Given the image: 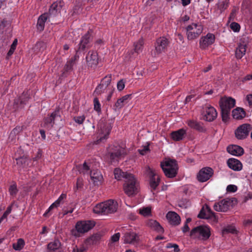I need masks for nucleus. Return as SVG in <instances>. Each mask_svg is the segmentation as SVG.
<instances>
[{"label": "nucleus", "mask_w": 252, "mask_h": 252, "mask_svg": "<svg viewBox=\"0 0 252 252\" xmlns=\"http://www.w3.org/2000/svg\"><path fill=\"white\" fill-rule=\"evenodd\" d=\"M86 59L87 65L89 69H94L96 67L99 61L98 54L96 52L94 51H89L86 57Z\"/></svg>", "instance_id": "9b49d317"}, {"label": "nucleus", "mask_w": 252, "mask_h": 252, "mask_svg": "<svg viewBox=\"0 0 252 252\" xmlns=\"http://www.w3.org/2000/svg\"><path fill=\"white\" fill-rule=\"evenodd\" d=\"M75 64L69 61H68L64 65L62 71L61 77V78H65L67 77L69 73L73 70V66Z\"/></svg>", "instance_id": "2f4dec72"}, {"label": "nucleus", "mask_w": 252, "mask_h": 252, "mask_svg": "<svg viewBox=\"0 0 252 252\" xmlns=\"http://www.w3.org/2000/svg\"><path fill=\"white\" fill-rule=\"evenodd\" d=\"M94 109L98 112L101 111L100 104L97 98L95 97L94 99Z\"/></svg>", "instance_id": "5fc2aeb1"}, {"label": "nucleus", "mask_w": 252, "mask_h": 252, "mask_svg": "<svg viewBox=\"0 0 252 252\" xmlns=\"http://www.w3.org/2000/svg\"><path fill=\"white\" fill-rule=\"evenodd\" d=\"M188 125L190 127L193 128L199 132H204L205 128L202 125L197 122L190 120L188 122Z\"/></svg>", "instance_id": "c9c22d12"}, {"label": "nucleus", "mask_w": 252, "mask_h": 252, "mask_svg": "<svg viewBox=\"0 0 252 252\" xmlns=\"http://www.w3.org/2000/svg\"><path fill=\"white\" fill-rule=\"evenodd\" d=\"M231 29L235 32H238L240 31V25L236 22H232L230 24Z\"/></svg>", "instance_id": "6e6d98bb"}, {"label": "nucleus", "mask_w": 252, "mask_h": 252, "mask_svg": "<svg viewBox=\"0 0 252 252\" xmlns=\"http://www.w3.org/2000/svg\"><path fill=\"white\" fill-rule=\"evenodd\" d=\"M95 225L93 220H81L78 221L75 225L76 230H72L73 235L78 237L79 233H85L92 229Z\"/></svg>", "instance_id": "f03ea898"}, {"label": "nucleus", "mask_w": 252, "mask_h": 252, "mask_svg": "<svg viewBox=\"0 0 252 252\" xmlns=\"http://www.w3.org/2000/svg\"><path fill=\"white\" fill-rule=\"evenodd\" d=\"M221 110V116L222 118V121L225 123L229 119V114L230 111H228L227 110H225L224 109H220Z\"/></svg>", "instance_id": "49530a36"}, {"label": "nucleus", "mask_w": 252, "mask_h": 252, "mask_svg": "<svg viewBox=\"0 0 252 252\" xmlns=\"http://www.w3.org/2000/svg\"><path fill=\"white\" fill-rule=\"evenodd\" d=\"M237 203V200L235 198H226L221 200L218 203H215V205H235Z\"/></svg>", "instance_id": "4c0bfd02"}, {"label": "nucleus", "mask_w": 252, "mask_h": 252, "mask_svg": "<svg viewBox=\"0 0 252 252\" xmlns=\"http://www.w3.org/2000/svg\"><path fill=\"white\" fill-rule=\"evenodd\" d=\"M235 100L234 98L231 97H224L220 99L219 105L220 109L223 108L225 110L230 111L235 106Z\"/></svg>", "instance_id": "4468645a"}, {"label": "nucleus", "mask_w": 252, "mask_h": 252, "mask_svg": "<svg viewBox=\"0 0 252 252\" xmlns=\"http://www.w3.org/2000/svg\"><path fill=\"white\" fill-rule=\"evenodd\" d=\"M252 129V126L249 124H244L237 127L235 131L236 137L239 140L246 138L249 132Z\"/></svg>", "instance_id": "0eeeda50"}, {"label": "nucleus", "mask_w": 252, "mask_h": 252, "mask_svg": "<svg viewBox=\"0 0 252 252\" xmlns=\"http://www.w3.org/2000/svg\"><path fill=\"white\" fill-rule=\"evenodd\" d=\"M146 225L158 233H162L164 232L163 228L160 225L159 223L156 220L152 219L148 220L146 221Z\"/></svg>", "instance_id": "393cba45"}, {"label": "nucleus", "mask_w": 252, "mask_h": 252, "mask_svg": "<svg viewBox=\"0 0 252 252\" xmlns=\"http://www.w3.org/2000/svg\"><path fill=\"white\" fill-rule=\"evenodd\" d=\"M80 51H82L81 50H79V49H78L76 50V52L74 56L72 58H71L69 61L73 63L74 64H75V61L79 58V56L78 55V53Z\"/></svg>", "instance_id": "e2e57ef3"}, {"label": "nucleus", "mask_w": 252, "mask_h": 252, "mask_svg": "<svg viewBox=\"0 0 252 252\" xmlns=\"http://www.w3.org/2000/svg\"><path fill=\"white\" fill-rule=\"evenodd\" d=\"M111 74L106 75L101 80V83L104 85H105L106 87H108L111 82Z\"/></svg>", "instance_id": "3c124183"}, {"label": "nucleus", "mask_w": 252, "mask_h": 252, "mask_svg": "<svg viewBox=\"0 0 252 252\" xmlns=\"http://www.w3.org/2000/svg\"><path fill=\"white\" fill-rule=\"evenodd\" d=\"M166 218L169 222L172 225L176 226L180 223V217L175 212H169L166 215Z\"/></svg>", "instance_id": "4be33fe9"}, {"label": "nucleus", "mask_w": 252, "mask_h": 252, "mask_svg": "<svg viewBox=\"0 0 252 252\" xmlns=\"http://www.w3.org/2000/svg\"><path fill=\"white\" fill-rule=\"evenodd\" d=\"M236 230L233 226L229 225V226H226V227H224L222 230V234H227L229 233L234 234L236 232Z\"/></svg>", "instance_id": "de8ad7c7"}, {"label": "nucleus", "mask_w": 252, "mask_h": 252, "mask_svg": "<svg viewBox=\"0 0 252 252\" xmlns=\"http://www.w3.org/2000/svg\"><path fill=\"white\" fill-rule=\"evenodd\" d=\"M227 151L229 154L236 156H242L244 153L243 148L236 145L228 146L227 147Z\"/></svg>", "instance_id": "5701e85b"}, {"label": "nucleus", "mask_w": 252, "mask_h": 252, "mask_svg": "<svg viewBox=\"0 0 252 252\" xmlns=\"http://www.w3.org/2000/svg\"><path fill=\"white\" fill-rule=\"evenodd\" d=\"M144 44V41L142 38L139 39L137 42L134 43V51L137 53H139L142 51L143 46Z\"/></svg>", "instance_id": "79ce46f5"}, {"label": "nucleus", "mask_w": 252, "mask_h": 252, "mask_svg": "<svg viewBox=\"0 0 252 252\" xmlns=\"http://www.w3.org/2000/svg\"><path fill=\"white\" fill-rule=\"evenodd\" d=\"M237 189V187L235 185H229L227 187L226 190L228 192H234Z\"/></svg>", "instance_id": "052dcab7"}, {"label": "nucleus", "mask_w": 252, "mask_h": 252, "mask_svg": "<svg viewBox=\"0 0 252 252\" xmlns=\"http://www.w3.org/2000/svg\"><path fill=\"white\" fill-rule=\"evenodd\" d=\"M124 154V150L120 147H114L108 151V156L111 163L118 161Z\"/></svg>", "instance_id": "6e6552de"}, {"label": "nucleus", "mask_w": 252, "mask_h": 252, "mask_svg": "<svg viewBox=\"0 0 252 252\" xmlns=\"http://www.w3.org/2000/svg\"><path fill=\"white\" fill-rule=\"evenodd\" d=\"M63 5V2L61 1L53 2L49 8V15L50 16H55L58 13H60Z\"/></svg>", "instance_id": "412c9836"}, {"label": "nucleus", "mask_w": 252, "mask_h": 252, "mask_svg": "<svg viewBox=\"0 0 252 252\" xmlns=\"http://www.w3.org/2000/svg\"><path fill=\"white\" fill-rule=\"evenodd\" d=\"M90 176L94 183L97 185L100 184L103 179V177L98 170L91 171Z\"/></svg>", "instance_id": "c85d7f7f"}, {"label": "nucleus", "mask_w": 252, "mask_h": 252, "mask_svg": "<svg viewBox=\"0 0 252 252\" xmlns=\"http://www.w3.org/2000/svg\"><path fill=\"white\" fill-rule=\"evenodd\" d=\"M228 167L234 171H240L242 168L241 162L235 158H229L227 161Z\"/></svg>", "instance_id": "a878e982"}, {"label": "nucleus", "mask_w": 252, "mask_h": 252, "mask_svg": "<svg viewBox=\"0 0 252 252\" xmlns=\"http://www.w3.org/2000/svg\"><path fill=\"white\" fill-rule=\"evenodd\" d=\"M66 197V195L65 194H62L59 198L51 205H60V204H63V200L65 199Z\"/></svg>", "instance_id": "603ef678"}, {"label": "nucleus", "mask_w": 252, "mask_h": 252, "mask_svg": "<svg viewBox=\"0 0 252 252\" xmlns=\"http://www.w3.org/2000/svg\"><path fill=\"white\" fill-rule=\"evenodd\" d=\"M213 170L209 167L202 168L198 172L197 178L200 182H204L208 180L213 175Z\"/></svg>", "instance_id": "ddd939ff"}, {"label": "nucleus", "mask_w": 252, "mask_h": 252, "mask_svg": "<svg viewBox=\"0 0 252 252\" xmlns=\"http://www.w3.org/2000/svg\"><path fill=\"white\" fill-rule=\"evenodd\" d=\"M123 239L125 243L134 244L139 241V237L135 232L129 231L125 233Z\"/></svg>", "instance_id": "a211bd4d"}, {"label": "nucleus", "mask_w": 252, "mask_h": 252, "mask_svg": "<svg viewBox=\"0 0 252 252\" xmlns=\"http://www.w3.org/2000/svg\"><path fill=\"white\" fill-rule=\"evenodd\" d=\"M16 164L20 168H23L28 164V159L26 157H21L16 158Z\"/></svg>", "instance_id": "ea45409f"}, {"label": "nucleus", "mask_w": 252, "mask_h": 252, "mask_svg": "<svg viewBox=\"0 0 252 252\" xmlns=\"http://www.w3.org/2000/svg\"><path fill=\"white\" fill-rule=\"evenodd\" d=\"M146 172L149 177V185L151 190H156L159 185L160 177L149 167H147Z\"/></svg>", "instance_id": "1a4fd4ad"}, {"label": "nucleus", "mask_w": 252, "mask_h": 252, "mask_svg": "<svg viewBox=\"0 0 252 252\" xmlns=\"http://www.w3.org/2000/svg\"><path fill=\"white\" fill-rule=\"evenodd\" d=\"M9 191L11 195H13L16 194L17 191L16 187L15 186H11L9 189Z\"/></svg>", "instance_id": "338daca9"}, {"label": "nucleus", "mask_w": 252, "mask_h": 252, "mask_svg": "<svg viewBox=\"0 0 252 252\" xmlns=\"http://www.w3.org/2000/svg\"><path fill=\"white\" fill-rule=\"evenodd\" d=\"M160 167L167 178H173L178 174V165L174 159L165 158L164 161L160 162Z\"/></svg>", "instance_id": "f257e3e1"}, {"label": "nucleus", "mask_w": 252, "mask_h": 252, "mask_svg": "<svg viewBox=\"0 0 252 252\" xmlns=\"http://www.w3.org/2000/svg\"><path fill=\"white\" fill-rule=\"evenodd\" d=\"M125 82L123 79L120 80L117 83V89L119 91H122L125 86Z\"/></svg>", "instance_id": "bf43d9fd"}, {"label": "nucleus", "mask_w": 252, "mask_h": 252, "mask_svg": "<svg viewBox=\"0 0 252 252\" xmlns=\"http://www.w3.org/2000/svg\"><path fill=\"white\" fill-rule=\"evenodd\" d=\"M139 213L145 217H150L152 216V208L151 207H142L138 210Z\"/></svg>", "instance_id": "a19ab883"}, {"label": "nucleus", "mask_w": 252, "mask_h": 252, "mask_svg": "<svg viewBox=\"0 0 252 252\" xmlns=\"http://www.w3.org/2000/svg\"><path fill=\"white\" fill-rule=\"evenodd\" d=\"M59 110L53 112L50 116L44 119L43 126L47 128H51L53 127L55 122V118L58 116Z\"/></svg>", "instance_id": "b1692460"}, {"label": "nucleus", "mask_w": 252, "mask_h": 252, "mask_svg": "<svg viewBox=\"0 0 252 252\" xmlns=\"http://www.w3.org/2000/svg\"><path fill=\"white\" fill-rule=\"evenodd\" d=\"M129 178L126 180L124 185V189L125 193L129 196L135 194L137 192L136 186V179L133 175L129 176Z\"/></svg>", "instance_id": "423d86ee"}, {"label": "nucleus", "mask_w": 252, "mask_h": 252, "mask_svg": "<svg viewBox=\"0 0 252 252\" xmlns=\"http://www.w3.org/2000/svg\"><path fill=\"white\" fill-rule=\"evenodd\" d=\"M192 237H197L203 240L209 239L211 235L209 227L206 226L200 225L193 228L190 233Z\"/></svg>", "instance_id": "7ed1b4c3"}, {"label": "nucleus", "mask_w": 252, "mask_h": 252, "mask_svg": "<svg viewBox=\"0 0 252 252\" xmlns=\"http://www.w3.org/2000/svg\"><path fill=\"white\" fill-rule=\"evenodd\" d=\"M25 128L24 126H17L16 127H15L12 131H11V133H13L14 134H18L20 132L23 131V129Z\"/></svg>", "instance_id": "4d7b16f0"}, {"label": "nucleus", "mask_w": 252, "mask_h": 252, "mask_svg": "<svg viewBox=\"0 0 252 252\" xmlns=\"http://www.w3.org/2000/svg\"><path fill=\"white\" fill-rule=\"evenodd\" d=\"M114 174L115 179H117L118 180H121L122 178H125L126 180L129 178V176H131L133 175L132 174L123 172L121 169L118 168H116L114 169Z\"/></svg>", "instance_id": "cd10ccee"}, {"label": "nucleus", "mask_w": 252, "mask_h": 252, "mask_svg": "<svg viewBox=\"0 0 252 252\" xmlns=\"http://www.w3.org/2000/svg\"><path fill=\"white\" fill-rule=\"evenodd\" d=\"M117 206H94L93 211L99 215H105L116 212Z\"/></svg>", "instance_id": "9d476101"}, {"label": "nucleus", "mask_w": 252, "mask_h": 252, "mask_svg": "<svg viewBox=\"0 0 252 252\" xmlns=\"http://www.w3.org/2000/svg\"><path fill=\"white\" fill-rule=\"evenodd\" d=\"M215 40V35L209 33L206 36L201 38L200 40V47L202 49H206L209 46L212 45Z\"/></svg>", "instance_id": "dca6fc26"}, {"label": "nucleus", "mask_w": 252, "mask_h": 252, "mask_svg": "<svg viewBox=\"0 0 252 252\" xmlns=\"http://www.w3.org/2000/svg\"><path fill=\"white\" fill-rule=\"evenodd\" d=\"M73 210L74 209L69 206H64L62 209V212L59 213V216L63 218L65 215L72 213Z\"/></svg>", "instance_id": "c03bdc74"}, {"label": "nucleus", "mask_w": 252, "mask_h": 252, "mask_svg": "<svg viewBox=\"0 0 252 252\" xmlns=\"http://www.w3.org/2000/svg\"><path fill=\"white\" fill-rule=\"evenodd\" d=\"M233 118L236 120H241L246 116V112L244 109L241 107H237L232 112Z\"/></svg>", "instance_id": "c756f323"}, {"label": "nucleus", "mask_w": 252, "mask_h": 252, "mask_svg": "<svg viewBox=\"0 0 252 252\" xmlns=\"http://www.w3.org/2000/svg\"><path fill=\"white\" fill-rule=\"evenodd\" d=\"M244 38L240 39V42L235 51V56L238 59H241L246 52L247 44L244 42Z\"/></svg>", "instance_id": "aec40b11"}, {"label": "nucleus", "mask_w": 252, "mask_h": 252, "mask_svg": "<svg viewBox=\"0 0 252 252\" xmlns=\"http://www.w3.org/2000/svg\"><path fill=\"white\" fill-rule=\"evenodd\" d=\"M97 139L94 141V144L104 143L108 137L111 127L108 124H99Z\"/></svg>", "instance_id": "20e7f679"}, {"label": "nucleus", "mask_w": 252, "mask_h": 252, "mask_svg": "<svg viewBox=\"0 0 252 252\" xmlns=\"http://www.w3.org/2000/svg\"><path fill=\"white\" fill-rule=\"evenodd\" d=\"M252 199V193H248L245 196L242 203H246L249 199Z\"/></svg>", "instance_id": "774afa93"}, {"label": "nucleus", "mask_w": 252, "mask_h": 252, "mask_svg": "<svg viewBox=\"0 0 252 252\" xmlns=\"http://www.w3.org/2000/svg\"><path fill=\"white\" fill-rule=\"evenodd\" d=\"M186 135V131L183 128L173 131L171 133L172 139L175 141L182 140L185 137Z\"/></svg>", "instance_id": "bb28decb"}, {"label": "nucleus", "mask_w": 252, "mask_h": 252, "mask_svg": "<svg viewBox=\"0 0 252 252\" xmlns=\"http://www.w3.org/2000/svg\"><path fill=\"white\" fill-rule=\"evenodd\" d=\"M131 95V94H126L118 99L114 105V107H115V110L117 108L120 109L122 108L125 104L126 103V100L130 98Z\"/></svg>", "instance_id": "f704fd0d"}, {"label": "nucleus", "mask_w": 252, "mask_h": 252, "mask_svg": "<svg viewBox=\"0 0 252 252\" xmlns=\"http://www.w3.org/2000/svg\"><path fill=\"white\" fill-rule=\"evenodd\" d=\"M48 14L44 13L39 16L37 23V28L39 31H42L44 30L45 22L48 18Z\"/></svg>", "instance_id": "72a5a7b5"}, {"label": "nucleus", "mask_w": 252, "mask_h": 252, "mask_svg": "<svg viewBox=\"0 0 252 252\" xmlns=\"http://www.w3.org/2000/svg\"><path fill=\"white\" fill-rule=\"evenodd\" d=\"M149 144L147 145L144 146L143 149L139 150V153L142 155H145L147 151H149Z\"/></svg>", "instance_id": "69168bd1"}, {"label": "nucleus", "mask_w": 252, "mask_h": 252, "mask_svg": "<svg viewBox=\"0 0 252 252\" xmlns=\"http://www.w3.org/2000/svg\"><path fill=\"white\" fill-rule=\"evenodd\" d=\"M17 42H18L17 39H15L10 46V48L8 52L7 53V57H9L13 54V53H14V52L16 49V46L17 45Z\"/></svg>", "instance_id": "8fccbe9b"}, {"label": "nucleus", "mask_w": 252, "mask_h": 252, "mask_svg": "<svg viewBox=\"0 0 252 252\" xmlns=\"http://www.w3.org/2000/svg\"><path fill=\"white\" fill-rule=\"evenodd\" d=\"M229 0H224L218 4V8L221 12L224 11L228 6Z\"/></svg>", "instance_id": "a18cd8bd"}, {"label": "nucleus", "mask_w": 252, "mask_h": 252, "mask_svg": "<svg viewBox=\"0 0 252 252\" xmlns=\"http://www.w3.org/2000/svg\"><path fill=\"white\" fill-rule=\"evenodd\" d=\"M218 113L216 109L212 106H206L204 108V118L206 121L212 122L217 117Z\"/></svg>", "instance_id": "2eb2a0df"}, {"label": "nucleus", "mask_w": 252, "mask_h": 252, "mask_svg": "<svg viewBox=\"0 0 252 252\" xmlns=\"http://www.w3.org/2000/svg\"><path fill=\"white\" fill-rule=\"evenodd\" d=\"M101 235L99 234L96 233L86 240L85 243L87 245H94L96 244L100 239Z\"/></svg>", "instance_id": "e433bc0d"}, {"label": "nucleus", "mask_w": 252, "mask_h": 252, "mask_svg": "<svg viewBox=\"0 0 252 252\" xmlns=\"http://www.w3.org/2000/svg\"><path fill=\"white\" fill-rule=\"evenodd\" d=\"M187 38L189 40L197 38L202 32L203 27L201 25L192 24L189 25L187 28Z\"/></svg>", "instance_id": "39448f33"}, {"label": "nucleus", "mask_w": 252, "mask_h": 252, "mask_svg": "<svg viewBox=\"0 0 252 252\" xmlns=\"http://www.w3.org/2000/svg\"><path fill=\"white\" fill-rule=\"evenodd\" d=\"M169 44V40L164 36L158 38L155 43L156 52L158 54L164 52Z\"/></svg>", "instance_id": "f8f14e48"}, {"label": "nucleus", "mask_w": 252, "mask_h": 252, "mask_svg": "<svg viewBox=\"0 0 252 252\" xmlns=\"http://www.w3.org/2000/svg\"><path fill=\"white\" fill-rule=\"evenodd\" d=\"M127 202H126V199L124 198H123L122 199H120V201L118 202L114 199H108L107 200L101 202L97 203L96 205H118L119 204L121 205H127Z\"/></svg>", "instance_id": "473e14b6"}, {"label": "nucleus", "mask_w": 252, "mask_h": 252, "mask_svg": "<svg viewBox=\"0 0 252 252\" xmlns=\"http://www.w3.org/2000/svg\"><path fill=\"white\" fill-rule=\"evenodd\" d=\"M11 22L10 20L6 18L2 19L0 18V32H7L11 29Z\"/></svg>", "instance_id": "7c9ffc66"}, {"label": "nucleus", "mask_w": 252, "mask_h": 252, "mask_svg": "<svg viewBox=\"0 0 252 252\" xmlns=\"http://www.w3.org/2000/svg\"><path fill=\"white\" fill-rule=\"evenodd\" d=\"M92 32V30H89L88 32L82 37V39L79 44V50L84 51L86 49H89L90 46L89 44L91 33Z\"/></svg>", "instance_id": "f3484780"}, {"label": "nucleus", "mask_w": 252, "mask_h": 252, "mask_svg": "<svg viewBox=\"0 0 252 252\" xmlns=\"http://www.w3.org/2000/svg\"><path fill=\"white\" fill-rule=\"evenodd\" d=\"M25 245L23 239H18L17 242L13 244V248L16 251H20L22 249Z\"/></svg>", "instance_id": "37998d69"}, {"label": "nucleus", "mask_w": 252, "mask_h": 252, "mask_svg": "<svg viewBox=\"0 0 252 252\" xmlns=\"http://www.w3.org/2000/svg\"><path fill=\"white\" fill-rule=\"evenodd\" d=\"M85 119V117L84 115L81 116L74 117L73 120L77 124L80 125L82 124Z\"/></svg>", "instance_id": "13d9d810"}, {"label": "nucleus", "mask_w": 252, "mask_h": 252, "mask_svg": "<svg viewBox=\"0 0 252 252\" xmlns=\"http://www.w3.org/2000/svg\"><path fill=\"white\" fill-rule=\"evenodd\" d=\"M29 98V95L27 93L25 94L24 92L22 94V95L19 98L20 104H25L26 102Z\"/></svg>", "instance_id": "864d4df0"}, {"label": "nucleus", "mask_w": 252, "mask_h": 252, "mask_svg": "<svg viewBox=\"0 0 252 252\" xmlns=\"http://www.w3.org/2000/svg\"><path fill=\"white\" fill-rule=\"evenodd\" d=\"M61 246V243L58 239L49 243L47 245V249L50 251H55L59 249Z\"/></svg>", "instance_id": "58836bf2"}, {"label": "nucleus", "mask_w": 252, "mask_h": 252, "mask_svg": "<svg viewBox=\"0 0 252 252\" xmlns=\"http://www.w3.org/2000/svg\"><path fill=\"white\" fill-rule=\"evenodd\" d=\"M107 87L100 82L95 89V93L97 94H100L104 92V91L107 88Z\"/></svg>", "instance_id": "09e8293b"}, {"label": "nucleus", "mask_w": 252, "mask_h": 252, "mask_svg": "<svg viewBox=\"0 0 252 252\" xmlns=\"http://www.w3.org/2000/svg\"><path fill=\"white\" fill-rule=\"evenodd\" d=\"M120 237V233H117L114 234L111 238L112 242H116L119 240Z\"/></svg>", "instance_id": "0e129e2a"}, {"label": "nucleus", "mask_w": 252, "mask_h": 252, "mask_svg": "<svg viewBox=\"0 0 252 252\" xmlns=\"http://www.w3.org/2000/svg\"><path fill=\"white\" fill-rule=\"evenodd\" d=\"M215 213L211 210L209 206H203L197 217L202 219H209L214 216Z\"/></svg>", "instance_id": "6ab92c4d"}, {"label": "nucleus", "mask_w": 252, "mask_h": 252, "mask_svg": "<svg viewBox=\"0 0 252 252\" xmlns=\"http://www.w3.org/2000/svg\"><path fill=\"white\" fill-rule=\"evenodd\" d=\"M86 250V248L84 246H81L79 248L76 246L73 248L72 252H85Z\"/></svg>", "instance_id": "680f3d73"}]
</instances>
